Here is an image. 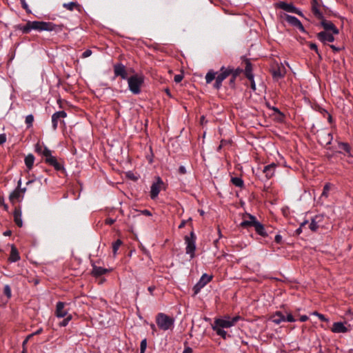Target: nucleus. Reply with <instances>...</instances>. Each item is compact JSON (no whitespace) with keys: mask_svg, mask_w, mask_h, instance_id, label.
Instances as JSON below:
<instances>
[{"mask_svg":"<svg viewBox=\"0 0 353 353\" xmlns=\"http://www.w3.org/2000/svg\"><path fill=\"white\" fill-rule=\"evenodd\" d=\"M6 141V134H0V145L3 144Z\"/></svg>","mask_w":353,"mask_h":353,"instance_id":"864d4df0","label":"nucleus"},{"mask_svg":"<svg viewBox=\"0 0 353 353\" xmlns=\"http://www.w3.org/2000/svg\"><path fill=\"white\" fill-rule=\"evenodd\" d=\"M108 272H109V270L106 268H103L102 267H99L95 265H92V274L95 276H101Z\"/></svg>","mask_w":353,"mask_h":353,"instance_id":"bb28decb","label":"nucleus"},{"mask_svg":"<svg viewBox=\"0 0 353 353\" xmlns=\"http://www.w3.org/2000/svg\"><path fill=\"white\" fill-rule=\"evenodd\" d=\"M339 146L341 149L343 150L347 153L350 154V147L347 143L341 142L339 143Z\"/></svg>","mask_w":353,"mask_h":353,"instance_id":"e433bc0d","label":"nucleus"},{"mask_svg":"<svg viewBox=\"0 0 353 353\" xmlns=\"http://www.w3.org/2000/svg\"><path fill=\"white\" fill-rule=\"evenodd\" d=\"M0 205H3L5 209L8 208V206L6 204L4 203L3 199L0 196Z\"/></svg>","mask_w":353,"mask_h":353,"instance_id":"0e129e2a","label":"nucleus"},{"mask_svg":"<svg viewBox=\"0 0 353 353\" xmlns=\"http://www.w3.org/2000/svg\"><path fill=\"white\" fill-rule=\"evenodd\" d=\"M14 221L19 227H22L23 221L21 218V211L19 209H15L13 213Z\"/></svg>","mask_w":353,"mask_h":353,"instance_id":"cd10ccee","label":"nucleus"},{"mask_svg":"<svg viewBox=\"0 0 353 353\" xmlns=\"http://www.w3.org/2000/svg\"><path fill=\"white\" fill-rule=\"evenodd\" d=\"M114 73L115 77H121L122 79H128L125 66L122 63H117L114 65Z\"/></svg>","mask_w":353,"mask_h":353,"instance_id":"f8f14e48","label":"nucleus"},{"mask_svg":"<svg viewBox=\"0 0 353 353\" xmlns=\"http://www.w3.org/2000/svg\"><path fill=\"white\" fill-rule=\"evenodd\" d=\"M277 7L288 12L295 13L299 16H303L302 12L296 8L292 3H288L284 1H280L276 4Z\"/></svg>","mask_w":353,"mask_h":353,"instance_id":"0eeeda50","label":"nucleus"},{"mask_svg":"<svg viewBox=\"0 0 353 353\" xmlns=\"http://www.w3.org/2000/svg\"><path fill=\"white\" fill-rule=\"evenodd\" d=\"M25 164L26 167L30 170L34 164V157L32 154H29L25 157Z\"/></svg>","mask_w":353,"mask_h":353,"instance_id":"7c9ffc66","label":"nucleus"},{"mask_svg":"<svg viewBox=\"0 0 353 353\" xmlns=\"http://www.w3.org/2000/svg\"><path fill=\"white\" fill-rule=\"evenodd\" d=\"M52 166H53L56 170H61L63 169V165L57 161L54 164H52Z\"/></svg>","mask_w":353,"mask_h":353,"instance_id":"c03bdc74","label":"nucleus"},{"mask_svg":"<svg viewBox=\"0 0 353 353\" xmlns=\"http://www.w3.org/2000/svg\"><path fill=\"white\" fill-rule=\"evenodd\" d=\"M63 26L57 25L52 22L43 21H28L25 25L18 24L14 26L16 30L21 32L22 34H29L32 30L38 32H61Z\"/></svg>","mask_w":353,"mask_h":353,"instance_id":"f257e3e1","label":"nucleus"},{"mask_svg":"<svg viewBox=\"0 0 353 353\" xmlns=\"http://www.w3.org/2000/svg\"><path fill=\"white\" fill-rule=\"evenodd\" d=\"M147 347V340L146 339H143L140 344V353H145Z\"/></svg>","mask_w":353,"mask_h":353,"instance_id":"58836bf2","label":"nucleus"},{"mask_svg":"<svg viewBox=\"0 0 353 353\" xmlns=\"http://www.w3.org/2000/svg\"><path fill=\"white\" fill-rule=\"evenodd\" d=\"M155 287L154 286H150L148 287V290L150 292L151 294H152L153 291L154 290Z\"/></svg>","mask_w":353,"mask_h":353,"instance_id":"338daca9","label":"nucleus"},{"mask_svg":"<svg viewBox=\"0 0 353 353\" xmlns=\"http://www.w3.org/2000/svg\"><path fill=\"white\" fill-rule=\"evenodd\" d=\"M323 219V216L319 214L316 215L311 221V223L309 225L310 229L315 232L317 230V229L321 227V223L322 222Z\"/></svg>","mask_w":353,"mask_h":353,"instance_id":"f3484780","label":"nucleus"},{"mask_svg":"<svg viewBox=\"0 0 353 353\" xmlns=\"http://www.w3.org/2000/svg\"><path fill=\"white\" fill-rule=\"evenodd\" d=\"M318 39L323 43H326L327 42H333L334 41V37L333 34L327 32V31H322L317 34Z\"/></svg>","mask_w":353,"mask_h":353,"instance_id":"2eb2a0df","label":"nucleus"},{"mask_svg":"<svg viewBox=\"0 0 353 353\" xmlns=\"http://www.w3.org/2000/svg\"><path fill=\"white\" fill-rule=\"evenodd\" d=\"M42 332H43V329H42V328H39V330H37L36 332H34V333H32V334H33V335H37V334H41Z\"/></svg>","mask_w":353,"mask_h":353,"instance_id":"69168bd1","label":"nucleus"},{"mask_svg":"<svg viewBox=\"0 0 353 353\" xmlns=\"http://www.w3.org/2000/svg\"><path fill=\"white\" fill-rule=\"evenodd\" d=\"M65 318L59 323V325L61 327H65L68 325L69 322L72 320V316L71 314H68V316H65Z\"/></svg>","mask_w":353,"mask_h":353,"instance_id":"f704fd0d","label":"nucleus"},{"mask_svg":"<svg viewBox=\"0 0 353 353\" xmlns=\"http://www.w3.org/2000/svg\"><path fill=\"white\" fill-rule=\"evenodd\" d=\"M57 161V160L56 157L52 156V154H50L48 157L46 159V162L50 164V165H52V164H54Z\"/></svg>","mask_w":353,"mask_h":353,"instance_id":"ea45409f","label":"nucleus"},{"mask_svg":"<svg viewBox=\"0 0 353 353\" xmlns=\"http://www.w3.org/2000/svg\"><path fill=\"white\" fill-rule=\"evenodd\" d=\"M141 214L145 216H152V213L148 210H143L141 212Z\"/></svg>","mask_w":353,"mask_h":353,"instance_id":"bf43d9fd","label":"nucleus"},{"mask_svg":"<svg viewBox=\"0 0 353 353\" xmlns=\"http://www.w3.org/2000/svg\"><path fill=\"white\" fill-rule=\"evenodd\" d=\"M285 20L292 26L296 27L301 32H305L304 27L301 21L294 16L285 14Z\"/></svg>","mask_w":353,"mask_h":353,"instance_id":"ddd939ff","label":"nucleus"},{"mask_svg":"<svg viewBox=\"0 0 353 353\" xmlns=\"http://www.w3.org/2000/svg\"><path fill=\"white\" fill-rule=\"evenodd\" d=\"M67 117V113L63 111H57L52 115V125L54 130H56L58 127L59 122L64 123L62 119Z\"/></svg>","mask_w":353,"mask_h":353,"instance_id":"6e6552de","label":"nucleus"},{"mask_svg":"<svg viewBox=\"0 0 353 353\" xmlns=\"http://www.w3.org/2000/svg\"><path fill=\"white\" fill-rule=\"evenodd\" d=\"M245 74L248 79H252V77L254 76L252 73V65L249 60H246L245 61Z\"/></svg>","mask_w":353,"mask_h":353,"instance_id":"c756f323","label":"nucleus"},{"mask_svg":"<svg viewBox=\"0 0 353 353\" xmlns=\"http://www.w3.org/2000/svg\"><path fill=\"white\" fill-rule=\"evenodd\" d=\"M156 323L162 330L171 329L174 323V319L164 313H159L156 316Z\"/></svg>","mask_w":353,"mask_h":353,"instance_id":"39448f33","label":"nucleus"},{"mask_svg":"<svg viewBox=\"0 0 353 353\" xmlns=\"http://www.w3.org/2000/svg\"><path fill=\"white\" fill-rule=\"evenodd\" d=\"M250 81V86L253 91L256 90V83L254 79V76L252 77V79H248Z\"/></svg>","mask_w":353,"mask_h":353,"instance_id":"3c124183","label":"nucleus"},{"mask_svg":"<svg viewBox=\"0 0 353 353\" xmlns=\"http://www.w3.org/2000/svg\"><path fill=\"white\" fill-rule=\"evenodd\" d=\"M163 185V181L160 177L157 178L156 182H154L150 188V197L152 199H156Z\"/></svg>","mask_w":353,"mask_h":353,"instance_id":"9d476101","label":"nucleus"},{"mask_svg":"<svg viewBox=\"0 0 353 353\" xmlns=\"http://www.w3.org/2000/svg\"><path fill=\"white\" fill-rule=\"evenodd\" d=\"M183 353H192V349L190 347H187L184 349Z\"/></svg>","mask_w":353,"mask_h":353,"instance_id":"052dcab7","label":"nucleus"},{"mask_svg":"<svg viewBox=\"0 0 353 353\" xmlns=\"http://www.w3.org/2000/svg\"><path fill=\"white\" fill-rule=\"evenodd\" d=\"M21 180L19 179L17 183V188H18L19 191H20V193H21L22 196H24V194L26 191V188H21Z\"/></svg>","mask_w":353,"mask_h":353,"instance_id":"37998d69","label":"nucleus"},{"mask_svg":"<svg viewBox=\"0 0 353 353\" xmlns=\"http://www.w3.org/2000/svg\"><path fill=\"white\" fill-rule=\"evenodd\" d=\"M331 330L334 333H346L348 329L345 326L342 322H335L331 328Z\"/></svg>","mask_w":353,"mask_h":353,"instance_id":"aec40b11","label":"nucleus"},{"mask_svg":"<svg viewBox=\"0 0 353 353\" xmlns=\"http://www.w3.org/2000/svg\"><path fill=\"white\" fill-rule=\"evenodd\" d=\"M122 244V241L120 239H117L116 241H114L112 244V251L114 255L117 254V250H119V247Z\"/></svg>","mask_w":353,"mask_h":353,"instance_id":"72a5a7b5","label":"nucleus"},{"mask_svg":"<svg viewBox=\"0 0 353 353\" xmlns=\"http://www.w3.org/2000/svg\"><path fill=\"white\" fill-rule=\"evenodd\" d=\"M274 241L277 243H281L282 241V236L280 234H276L275 236Z\"/></svg>","mask_w":353,"mask_h":353,"instance_id":"4d7b16f0","label":"nucleus"},{"mask_svg":"<svg viewBox=\"0 0 353 353\" xmlns=\"http://www.w3.org/2000/svg\"><path fill=\"white\" fill-rule=\"evenodd\" d=\"M239 319V316H236L232 318L229 316H225L221 319H216L214 321L212 329L216 332L217 335L220 336L223 339H226L230 337V335L228 334L224 329L234 326Z\"/></svg>","mask_w":353,"mask_h":353,"instance_id":"f03ea898","label":"nucleus"},{"mask_svg":"<svg viewBox=\"0 0 353 353\" xmlns=\"http://www.w3.org/2000/svg\"><path fill=\"white\" fill-rule=\"evenodd\" d=\"M270 319L275 324L279 325L285 321V316L281 312L277 311L270 316Z\"/></svg>","mask_w":353,"mask_h":353,"instance_id":"4be33fe9","label":"nucleus"},{"mask_svg":"<svg viewBox=\"0 0 353 353\" xmlns=\"http://www.w3.org/2000/svg\"><path fill=\"white\" fill-rule=\"evenodd\" d=\"M3 292L8 298L11 296V288L9 285H6L4 286Z\"/></svg>","mask_w":353,"mask_h":353,"instance_id":"79ce46f5","label":"nucleus"},{"mask_svg":"<svg viewBox=\"0 0 353 353\" xmlns=\"http://www.w3.org/2000/svg\"><path fill=\"white\" fill-rule=\"evenodd\" d=\"M296 320L294 316L291 314H288L287 316H285V321L288 322H294Z\"/></svg>","mask_w":353,"mask_h":353,"instance_id":"603ef678","label":"nucleus"},{"mask_svg":"<svg viewBox=\"0 0 353 353\" xmlns=\"http://www.w3.org/2000/svg\"><path fill=\"white\" fill-rule=\"evenodd\" d=\"M212 276H209L207 274H203L197 283L194 286V294H198L201 289L206 285L212 280Z\"/></svg>","mask_w":353,"mask_h":353,"instance_id":"9b49d317","label":"nucleus"},{"mask_svg":"<svg viewBox=\"0 0 353 353\" xmlns=\"http://www.w3.org/2000/svg\"><path fill=\"white\" fill-rule=\"evenodd\" d=\"M309 46L311 50H314L320 56L316 44L310 43Z\"/></svg>","mask_w":353,"mask_h":353,"instance_id":"09e8293b","label":"nucleus"},{"mask_svg":"<svg viewBox=\"0 0 353 353\" xmlns=\"http://www.w3.org/2000/svg\"><path fill=\"white\" fill-rule=\"evenodd\" d=\"M115 221L116 220L114 219L108 218L105 219V223L107 225H112L115 222Z\"/></svg>","mask_w":353,"mask_h":353,"instance_id":"6e6d98bb","label":"nucleus"},{"mask_svg":"<svg viewBox=\"0 0 353 353\" xmlns=\"http://www.w3.org/2000/svg\"><path fill=\"white\" fill-rule=\"evenodd\" d=\"M330 47L333 50L334 52H339L341 50L340 48L336 47L334 45H330Z\"/></svg>","mask_w":353,"mask_h":353,"instance_id":"e2e57ef3","label":"nucleus"},{"mask_svg":"<svg viewBox=\"0 0 353 353\" xmlns=\"http://www.w3.org/2000/svg\"><path fill=\"white\" fill-rule=\"evenodd\" d=\"M183 79V75L181 74H176L174 77V80L176 83H180Z\"/></svg>","mask_w":353,"mask_h":353,"instance_id":"49530a36","label":"nucleus"},{"mask_svg":"<svg viewBox=\"0 0 353 353\" xmlns=\"http://www.w3.org/2000/svg\"><path fill=\"white\" fill-rule=\"evenodd\" d=\"M231 182L234 185L239 188H242L244 184L243 179L240 177H232Z\"/></svg>","mask_w":353,"mask_h":353,"instance_id":"473e14b6","label":"nucleus"},{"mask_svg":"<svg viewBox=\"0 0 353 353\" xmlns=\"http://www.w3.org/2000/svg\"><path fill=\"white\" fill-rule=\"evenodd\" d=\"M231 70L232 71L231 72V76L234 77V79H236V77L239 75V74L241 72L242 70L239 68L234 69L231 68Z\"/></svg>","mask_w":353,"mask_h":353,"instance_id":"a19ab883","label":"nucleus"},{"mask_svg":"<svg viewBox=\"0 0 353 353\" xmlns=\"http://www.w3.org/2000/svg\"><path fill=\"white\" fill-rule=\"evenodd\" d=\"M321 24L323 27V28L325 30H331L333 34H339V30L337 28L334 26V24L330 21L324 19L323 18L321 19Z\"/></svg>","mask_w":353,"mask_h":353,"instance_id":"6ab92c4d","label":"nucleus"},{"mask_svg":"<svg viewBox=\"0 0 353 353\" xmlns=\"http://www.w3.org/2000/svg\"><path fill=\"white\" fill-rule=\"evenodd\" d=\"M272 74L274 79L278 80L283 78L285 74V69L283 66L276 65L272 69Z\"/></svg>","mask_w":353,"mask_h":353,"instance_id":"dca6fc26","label":"nucleus"},{"mask_svg":"<svg viewBox=\"0 0 353 353\" xmlns=\"http://www.w3.org/2000/svg\"><path fill=\"white\" fill-rule=\"evenodd\" d=\"M308 223V221H303V223H301L300 227L299 228L296 229V232L297 234H301V232H302V229Z\"/></svg>","mask_w":353,"mask_h":353,"instance_id":"de8ad7c7","label":"nucleus"},{"mask_svg":"<svg viewBox=\"0 0 353 353\" xmlns=\"http://www.w3.org/2000/svg\"><path fill=\"white\" fill-rule=\"evenodd\" d=\"M318 139L321 144L327 145L332 143L333 136L331 132L322 130L318 134Z\"/></svg>","mask_w":353,"mask_h":353,"instance_id":"1a4fd4ad","label":"nucleus"},{"mask_svg":"<svg viewBox=\"0 0 353 353\" xmlns=\"http://www.w3.org/2000/svg\"><path fill=\"white\" fill-rule=\"evenodd\" d=\"M20 259V256L19 252L16 247L14 245L11 246L10 254L9 256V261L11 263H14L18 261Z\"/></svg>","mask_w":353,"mask_h":353,"instance_id":"393cba45","label":"nucleus"},{"mask_svg":"<svg viewBox=\"0 0 353 353\" xmlns=\"http://www.w3.org/2000/svg\"><path fill=\"white\" fill-rule=\"evenodd\" d=\"M63 7L69 11L77 10L78 12H81V5L74 1L64 3Z\"/></svg>","mask_w":353,"mask_h":353,"instance_id":"b1692460","label":"nucleus"},{"mask_svg":"<svg viewBox=\"0 0 353 353\" xmlns=\"http://www.w3.org/2000/svg\"><path fill=\"white\" fill-rule=\"evenodd\" d=\"M317 316L322 321H328V319L322 314H317Z\"/></svg>","mask_w":353,"mask_h":353,"instance_id":"13d9d810","label":"nucleus"},{"mask_svg":"<svg viewBox=\"0 0 353 353\" xmlns=\"http://www.w3.org/2000/svg\"><path fill=\"white\" fill-rule=\"evenodd\" d=\"M33 121H34V117L32 114H28L26 116L25 122H26L28 128L32 126Z\"/></svg>","mask_w":353,"mask_h":353,"instance_id":"c9c22d12","label":"nucleus"},{"mask_svg":"<svg viewBox=\"0 0 353 353\" xmlns=\"http://www.w3.org/2000/svg\"><path fill=\"white\" fill-rule=\"evenodd\" d=\"M330 190V183H326L324 187H323V192L321 194V197H327L328 196V192Z\"/></svg>","mask_w":353,"mask_h":353,"instance_id":"4c0bfd02","label":"nucleus"},{"mask_svg":"<svg viewBox=\"0 0 353 353\" xmlns=\"http://www.w3.org/2000/svg\"><path fill=\"white\" fill-rule=\"evenodd\" d=\"M232 72L231 67L225 68L224 66L221 68L219 72L210 70L205 75V82L209 84L215 79L213 86L215 89L219 90L222 85V82L231 74Z\"/></svg>","mask_w":353,"mask_h":353,"instance_id":"7ed1b4c3","label":"nucleus"},{"mask_svg":"<svg viewBox=\"0 0 353 353\" xmlns=\"http://www.w3.org/2000/svg\"><path fill=\"white\" fill-rule=\"evenodd\" d=\"M254 228L256 232L259 235L263 236V237H265L268 236V233L265 231L264 225L262 223H261L259 221L254 222Z\"/></svg>","mask_w":353,"mask_h":353,"instance_id":"a878e982","label":"nucleus"},{"mask_svg":"<svg viewBox=\"0 0 353 353\" xmlns=\"http://www.w3.org/2000/svg\"><path fill=\"white\" fill-rule=\"evenodd\" d=\"M246 216L248 217V220L244 219L240 223V225L242 228L254 227V222H258V221L256 220V218L254 216H253V215H252L250 214H247Z\"/></svg>","mask_w":353,"mask_h":353,"instance_id":"412c9836","label":"nucleus"},{"mask_svg":"<svg viewBox=\"0 0 353 353\" xmlns=\"http://www.w3.org/2000/svg\"><path fill=\"white\" fill-rule=\"evenodd\" d=\"M179 173L181 174H185L186 173V168L183 165H181L179 168Z\"/></svg>","mask_w":353,"mask_h":353,"instance_id":"5fc2aeb1","label":"nucleus"},{"mask_svg":"<svg viewBox=\"0 0 353 353\" xmlns=\"http://www.w3.org/2000/svg\"><path fill=\"white\" fill-rule=\"evenodd\" d=\"M92 53V50L88 49L83 52L81 57L83 59L89 57L90 56H91Z\"/></svg>","mask_w":353,"mask_h":353,"instance_id":"a18cd8bd","label":"nucleus"},{"mask_svg":"<svg viewBox=\"0 0 353 353\" xmlns=\"http://www.w3.org/2000/svg\"><path fill=\"white\" fill-rule=\"evenodd\" d=\"M23 198V196H22L21 193H20V191H19L18 188H16L10 194L9 196L10 200L12 202L14 201H20Z\"/></svg>","mask_w":353,"mask_h":353,"instance_id":"c85d7f7f","label":"nucleus"},{"mask_svg":"<svg viewBox=\"0 0 353 353\" xmlns=\"http://www.w3.org/2000/svg\"><path fill=\"white\" fill-rule=\"evenodd\" d=\"M128 88L134 94H139L141 92V87L144 82V77L142 74H136L128 79Z\"/></svg>","mask_w":353,"mask_h":353,"instance_id":"20e7f679","label":"nucleus"},{"mask_svg":"<svg viewBox=\"0 0 353 353\" xmlns=\"http://www.w3.org/2000/svg\"><path fill=\"white\" fill-rule=\"evenodd\" d=\"M32 336H33L32 334L28 336L27 339L23 342V344L25 345L27 343L28 340L30 339V338H31Z\"/></svg>","mask_w":353,"mask_h":353,"instance_id":"774afa93","label":"nucleus"},{"mask_svg":"<svg viewBox=\"0 0 353 353\" xmlns=\"http://www.w3.org/2000/svg\"><path fill=\"white\" fill-rule=\"evenodd\" d=\"M65 303L59 301L56 305L55 316L57 318H63L68 315V310L65 309Z\"/></svg>","mask_w":353,"mask_h":353,"instance_id":"4468645a","label":"nucleus"},{"mask_svg":"<svg viewBox=\"0 0 353 353\" xmlns=\"http://www.w3.org/2000/svg\"><path fill=\"white\" fill-rule=\"evenodd\" d=\"M312 11L316 18L319 19H322L323 18V15L319 10V3L317 0L312 1Z\"/></svg>","mask_w":353,"mask_h":353,"instance_id":"5701e85b","label":"nucleus"},{"mask_svg":"<svg viewBox=\"0 0 353 353\" xmlns=\"http://www.w3.org/2000/svg\"><path fill=\"white\" fill-rule=\"evenodd\" d=\"M276 166L277 165L276 163H272L264 167L263 172L265 174V177L268 180L270 179L274 175Z\"/></svg>","mask_w":353,"mask_h":353,"instance_id":"a211bd4d","label":"nucleus"},{"mask_svg":"<svg viewBox=\"0 0 353 353\" xmlns=\"http://www.w3.org/2000/svg\"><path fill=\"white\" fill-rule=\"evenodd\" d=\"M22 8L25 9L28 12H30V10L28 9V6L26 1V0H20Z\"/></svg>","mask_w":353,"mask_h":353,"instance_id":"8fccbe9b","label":"nucleus"},{"mask_svg":"<svg viewBox=\"0 0 353 353\" xmlns=\"http://www.w3.org/2000/svg\"><path fill=\"white\" fill-rule=\"evenodd\" d=\"M196 237L194 232L190 233V236H186L185 237V253L190 255V259H193L195 256V250H196V244H195Z\"/></svg>","mask_w":353,"mask_h":353,"instance_id":"423d86ee","label":"nucleus"},{"mask_svg":"<svg viewBox=\"0 0 353 353\" xmlns=\"http://www.w3.org/2000/svg\"><path fill=\"white\" fill-rule=\"evenodd\" d=\"M36 150L38 152H40L43 154V156H44L46 157V159L47 157H48L50 154H52V152L51 150H50L48 148H47L46 147L42 148L41 146H39L37 145V148H36Z\"/></svg>","mask_w":353,"mask_h":353,"instance_id":"2f4dec72","label":"nucleus"},{"mask_svg":"<svg viewBox=\"0 0 353 353\" xmlns=\"http://www.w3.org/2000/svg\"><path fill=\"white\" fill-rule=\"evenodd\" d=\"M307 319H308V317L306 315H302V316H301V317L299 319L300 321H301V322H305Z\"/></svg>","mask_w":353,"mask_h":353,"instance_id":"680f3d73","label":"nucleus"}]
</instances>
